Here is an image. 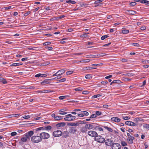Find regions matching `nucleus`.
Listing matches in <instances>:
<instances>
[{
	"instance_id": "nucleus-1",
	"label": "nucleus",
	"mask_w": 149,
	"mask_h": 149,
	"mask_svg": "<svg viewBox=\"0 0 149 149\" xmlns=\"http://www.w3.org/2000/svg\"><path fill=\"white\" fill-rule=\"evenodd\" d=\"M75 119L76 116H72L70 114L66 115L65 117L64 118V120L67 121L74 120Z\"/></svg>"
},
{
	"instance_id": "nucleus-2",
	"label": "nucleus",
	"mask_w": 149,
	"mask_h": 149,
	"mask_svg": "<svg viewBox=\"0 0 149 149\" xmlns=\"http://www.w3.org/2000/svg\"><path fill=\"white\" fill-rule=\"evenodd\" d=\"M31 141L33 143H38L40 142L42 140L40 136L36 135L32 137L31 138Z\"/></svg>"
},
{
	"instance_id": "nucleus-3",
	"label": "nucleus",
	"mask_w": 149,
	"mask_h": 149,
	"mask_svg": "<svg viewBox=\"0 0 149 149\" xmlns=\"http://www.w3.org/2000/svg\"><path fill=\"white\" fill-rule=\"evenodd\" d=\"M95 140L96 141L100 143H103L105 141L104 138L102 137L101 136H98V135L95 138Z\"/></svg>"
},
{
	"instance_id": "nucleus-4",
	"label": "nucleus",
	"mask_w": 149,
	"mask_h": 149,
	"mask_svg": "<svg viewBox=\"0 0 149 149\" xmlns=\"http://www.w3.org/2000/svg\"><path fill=\"white\" fill-rule=\"evenodd\" d=\"M40 136L41 139H47L50 137V136L48 133L45 132L40 133Z\"/></svg>"
},
{
	"instance_id": "nucleus-5",
	"label": "nucleus",
	"mask_w": 149,
	"mask_h": 149,
	"mask_svg": "<svg viewBox=\"0 0 149 149\" xmlns=\"http://www.w3.org/2000/svg\"><path fill=\"white\" fill-rule=\"evenodd\" d=\"M87 133L89 136L91 137H95V138L96 136H97L98 135V134L96 132L92 130L88 131Z\"/></svg>"
},
{
	"instance_id": "nucleus-6",
	"label": "nucleus",
	"mask_w": 149,
	"mask_h": 149,
	"mask_svg": "<svg viewBox=\"0 0 149 149\" xmlns=\"http://www.w3.org/2000/svg\"><path fill=\"white\" fill-rule=\"evenodd\" d=\"M52 117L54 118L55 120H59L63 119V117L61 116H59L56 115L54 113H53L52 114Z\"/></svg>"
},
{
	"instance_id": "nucleus-7",
	"label": "nucleus",
	"mask_w": 149,
	"mask_h": 149,
	"mask_svg": "<svg viewBox=\"0 0 149 149\" xmlns=\"http://www.w3.org/2000/svg\"><path fill=\"white\" fill-rule=\"evenodd\" d=\"M62 134V132L60 130H57L54 131L53 133V136L55 137H59Z\"/></svg>"
},
{
	"instance_id": "nucleus-8",
	"label": "nucleus",
	"mask_w": 149,
	"mask_h": 149,
	"mask_svg": "<svg viewBox=\"0 0 149 149\" xmlns=\"http://www.w3.org/2000/svg\"><path fill=\"white\" fill-rule=\"evenodd\" d=\"M111 148L112 149H120L121 146L118 143H113L112 144Z\"/></svg>"
},
{
	"instance_id": "nucleus-9",
	"label": "nucleus",
	"mask_w": 149,
	"mask_h": 149,
	"mask_svg": "<svg viewBox=\"0 0 149 149\" xmlns=\"http://www.w3.org/2000/svg\"><path fill=\"white\" fill-rule=\"evenodd\" d=\"M51 79H44L42 81L40 82L41 85H44L45 84H48L50 83V80Z\"/></svg>"
},
{
	"instance_id": "nucleus-10",
	"label": "nucleus",
	"mask_w": 149,
	"mask_h": 149,
	"mask_svg": "<svg viewBox=\"0 0 149 149\" xmlns=\"http://www.w3.org/2000/svg\"><path fill=\"white\" fill-rule=\"evenodd\" d=\"M134 139V137L132 136L128 137L127 138V140L128 143L129 144H132L133 142V140Z\"/></svg>"
},
{
	"instance_id": "nucleus-11",
	"label": "nucleus",
	"mask_w": 149,
	"mask_h": 149,
	"mask_svg": "<svg viewBox=\"0 0 149 149\" xmlns=\"http://www.w3.org/2000/svg\"><path fill=\"white\" fill-rule=\"evenodd\" d=\"M43 128L42 127H39L34 129V132L35 133H36V134H40V133H41L40 131L41 130H43Z\"/></svg>"
},
{
	"instance_id": "nucleus-12",
	"label": "nucleus",
	"mask_w": 149,
	"mask_h": 149,
	"mask_svg": "<svg viewBox=\"0 0 149 149\" xmlns=\"http://www.w3.org/2000/svg\"><path fill=\"white\" fill-rule=\"evenodd\" d=\"M67 111L66 109H61L59 111V113L60 115H65L67 113V112H65Z\"/></svg>"
},
{
	"instance_id": "nucleus-13",
	"label": "nucleus",
	"mask_w": 149,
	"mask_h": 149,
	"mask_svg": "<svg viewBox=\"0 0 149 149\" xmlns=\"http://www.w3.org/2000/svg\"><path fill=\"white\" fill-rule=\"evenodd\" d=\"M125 124L128 125L132 126H134L136 125V124L134 122L130 121H126L125 122Z\"/></svg>"
},
{
	"instance_id": "nucleus-14",
	"label": "nucleus",
	"mask_w": 149,
	"mask_h": 149,
	"mask_svg": "<svg viewBox=\"0 0 149 149\" xmlns=\"http://www.w3.org/2000/svg\"><path fill=\"white\" fill-rule=\"evenodd\" d=\"M85 126L87 128L88 130H90L91 129H94L95 128H94L93 125L92 124H86Z\"/></svg>"
},
{
	"instance_id": "nucleus-15",
	"label": "nucleus",
	"mask_w": 149,
	"mask_h": 149,
	"mask_svg": "<svg viewBox=\"0 0 149 149\" xmlns=\"http://www.w3.org/2000/svg\"><path fill=\"white\" fill-rule=\"evenodd\" d=\"M111 120L115 122H119L120 121V119L117 117H113L111 118Z\"/></svg>"
},
{
	"instance_id": "nucleus-16",
	"label": "nucleus",
	"mask_w": 149,
	"mask_h": 149,
	"mask_svg": "<svg viewBox=\"0 0 149 149\" xmlns=\"http://www.w3.org/2000/svg\"><path fill=\"white\" fill-rule=\"evenodd\" d=\"M88 131L87 128L85 125L84 127H83L81 128L80 132L83 133H86Z\"/></svg>"
},
{
	"instance_id": "nucleus-17",
	"label": "nucleus",
	"mask_w": 149,
	"mask_h": 149,
	"mask_svg": "<svg viewBox=\"0 0 149 149\" xmlns=\"http://www.w3.org/2000/svg\"><path fill=\"white\" fill-rule=\"evenodd\" d=\"M111 141L110 139H107L105 142V144L107 146H110L111 145Z\"/></svg>"
},
{
	"instance_id": "nucleus-18",
	"label": "nucleus",
	"mask_w": 149,
	"mask_h": 149,
	"mask_svg": "<svg viewBox=\"0 0 149 149\" xmlns=\"http://www.w3.org/2000/svg\"><path fill=\"white\" fill-rule=\"evenodd\" d=\"M43 127V130H50L52 129V127L50 125H48L46 127Z\"/></svg>"
},
{
	"instance_id": "nucleus-19",
	"label": "nucleus",
	"mask_w": 149,
	"mask_h": 149,
	"mask_svg": "<svg viewBox=\"0 0 149 149\" xmlns=\"http://www.w3.org/2000/svg\"><path fill=\"white\" fill-rule=\"evenodd\" d=\"M65 125V123L64 122H61L56 124V126L58 127H63Z\"/></svg>"
},
{
	"instance_id": "nucleus-20",
	"label": "nucleus",
	"mask_w": 149,
	"mask_h": 149,
	"mask_svg": "<svg viewBox=\"0 0 149 149\" xmlns=\"http://www.w3.org/2000/svg\"><path fill=\"white\" fill-rule=\"evenodd\" d=\"M97 68H93L91 67L88 66L85 67L84 68V70H92L93 69H96Z\"/></svg>"
},
{
	"instance_id": "nucleus-21",
	"label": "nucleus",
	"mask_w": 149,
	"mask_h": 149,
	"mask_svg": "<svg viewBox=\"0 0 149 149\" xmlns=\"http://www.w3.org/2000/svg\"><path fill=\"white\" fill-rule=\"evenodd\" d=\"M121 82V81L120 80H114L111 83L110 85H112L113 83L120 84Z\"/></svg>"
},
{
	"instance_id": "nucleus-22",
	"label": "nucleus",
	"mask_w": 149,
	"mask_h": 149,
	"mask_svg": "<svg viewBox=\"0 0 149 149\" xmlns=\"http://www.w3.org/2000/svg\"><path fill=\"white\" fill-rule=\"evenodd\" d=\"M58 75H61L63 74L65 72V70L64 69H61L58 70L57 72Z\"/></svg>"
},
{
	"instance_id": "nucleus-23",
	"label": "nucleus",
	"mask_w": 149,
	"mask_h": 149,
	"mask_svg": "<svg viewBox=\"0 0 149 149\" xmlns=\"http://www.w3.org/2000/svg\"><path fill=\"white\" fill-rule=\"evenodd\" d=\"M77 130L75 129L74 128H71L70 129L69 131V132L71 134H74L75 133V132H77Z\"/></svg>"
},
{
	"instance_id": "nucleus-24",
	"label": "nucleus",
	"mask_w": 149,
	"mask_h": 149,
	"mask_svg": "<svg viewBox=\"0 0 149 149\" xmlns=\"http://www.w3.org/2000/svg\"><path fill=\"white\" fill-rule=\"evenodd\" d=\"M90 61V59H86L82 60L81 61H80V62L82 63H86Z\"/></svg>"
},
{
	"instance_id": "nucleus-25",
	"label": "nucleus",
	"mask_w": 149,
	"mask_h": 149,
	"mask_svg": "<svg viewBox=\"0 0 149 149\" xmlns=\"http://www.w3.org/2000/svg\"><path fill=\"white\" fill-rule=\"evenodd\" d=\"M66 2L68 3H71L72 4H74L76 3L75 1L72 0H67L66 1Z\"/></svg>"
},
{
	"instance_id": "nucleus-26",
	"label": "nucleus",
	"mask_w": 149,
	"mask_h": 149,
	"mask_svg": "<svg viewBox=\"0 0 149 149\" xmlns=\"http://www.w3.org/2000/svg\"><path fill=\"white\" fill-rule=\"evenodd\" d=\"M123 75L125 76L131 77L134 75V74L132 73H126L123 74Z\"/></svg>"
},
{
	"instance_id": "nucleus-27",
	"label": "nucleus",
	"mask_w": 149,
	"mask_h": 149,
	"mask_svg": "<svg viewBox=\"0 0 149 149\" xmlns=\"http://www.w3.org/2000/svg\"><path fill=\"white\" fill-rule=\"evenodd\" d=\"M51 92V91L49 90H45L42 91H40L38 92V93H48Z\"/></svg>"
},
{
	"instance_id": "nucleus-28",
	"label": "nucleus",
	"mask_w": 149,
	"mask_h": 149,
	"mask_svg": "<svg viewBox=\"0 0 149 149\" xmlns=\"http://www.w3.org/2000/svg\"><path fill=\"white\" fill-rule=\"evenodd\" d=\"M87 58H96L97 56L95 55H88L86 56Z\"/></svg>"
},
{
	"instance_id": "nucleus-29",
	"label": "nucleus",
	"mask_w": 149,
	"mask_h": 149,
	"mask_svg": "<svg viewBox=\"0 0 149 149\" xmlns=\"http://www.w3.org/2000/svg\"><path fill=\"white\" fill-rule=\"evenodd\" d=\"M85 77L86 79H89L92 78V76L91 74H88L85 76Z\"/></svg>"
},
{
	"instance_id": "nucleus-30",
	"label": "nucleus",
	"mask_w": 149,
	"mask_h": 149,
	"mask_svg": "<svg viewBox=\"0 0 149 149\" xmlns=\"http://www.w3.org/2000/svg\"><path fill=\"white\" fill-rule=\"evenodd\" d=\"M104 128L107 129L108 131L110 132H113V130L110 127H108L107 126H104Z\"/></svg>"
},
{
	"instance_id": "nucleus-31",
	"label": "nucleus",
	"mask_w": 149,
	"mask_h": 149,
	"mask_svg": "<svg viewBox=\"0 0 149 149\" xmlns=\"http://www.w3.org/2000/svg\"><path fill=\"white\" fill-rule=\"evenodd\" d=\"M84 34L81 35L80 36L81 38H86L87 36L86 35V34H89V33L85 32H84Z\"/></svg>"
},
{
	"instance_id": "nucleus-32",
	"label": "nucleus",
	"mask_w": 149,
	"mask_h": 149,
	"mask_svg": "<svg viewBox=\"0 0 149 149\" xmlns=\"http://www.w3.org/2000/svg\"><path fill=\"white\" fill-rule=\"evenodd\" d=\"M129 13L130 14L132 15L136 14L137 13L134 10H129Z\"/></svg>"
},
{
	"instance_id": "nucleus-33",
	"label": "nucleus",
	"mask_w": 149,
	"mask_h": 149,
	"mask_svg": "<svg viewBox=\"0 0 149 149\" xmlns=\"http://www.w3.org/2000/svg\"><path fill=\"white\" fill-rule=\"evenodd\" d=\"M89 4H86L85 3H83L81 4V7H83L84 8H86L88 7V5H89Z\"/></svg>"
},
{
	"instance_id": "nucleus-34",
	"label": "nucleus",
	"mask_w": 149,
	"mask_h": 149,
	"mask_svg": "<svg viewBox=\"0 0 149 149\" xmlns=\"http://www.w3.org/2000/svg\"><path fill=\"white\" fill-rule=\"evenodd\" d=\"M62 77V76L60 75H58L57 76V77H54V78L51 79V80H53V79H60Z\"/></svg>"
},
{
	"instance_id": "nucleus-35",
	"label": "nucleus",
	"mask_w": 149,
	"mask_h": 149,
	"mask_svg": "<svg viewBox=\"0 0 149 149\" xmlns=\"http://www.w3.org/2000/svg\"><path fill=\"white\" fill-rule=\"evenodd\" d=\"M26 133L31 137L34 134V132L32 131H30Z\"/></svg>"
},
{
	"instance_id": "nucleus-36",
	"label": "nucleus",
	"mask_w": 149,
	"mask_h": 149,
	"mask_svg": "<svg viewBox=\"0 0 149 149\" xmlns=\"http://www.w3.org/2000/svg\"><path fill=\"white\" fill-rule=\"evenodd\" d=\"M129 31L127 29H124L122 31V33L123 34L128 33L129 32Z\"/></svg>"
},
{
	"instance_id": "nucleus-37",
	"label": "nucleus",
	"mask_w": 149,
	"mask_h": 149,
	"mask_svg": "<svg viewBox=\"0 0 149 149\" xmlns=\"http://www.w3.org/2000/svg\"><path fill=\"white\" fill-rule=\"evenodd\" d=\"M120 143L122 146H127V143L123 141H121Z\"/></svg>"
},
{
	"instance_id": "nucleus-38",
	"label": "nucleus",
	"mask_w": 149,
	"mask_h": 149,
	"mask_svg": "<svg viewBox=\"0 0 149 149\" xmlns=\"http://www.w3.org/2000/svg\"><path fill=\"white\" fill-rule=\"evenodd\" d=\"M102 95H100V94H98L97 95H94L92 97V98H95L97 97H100Z\"/></svg>"
},
{
	"instance_id": "nucleus-39",
	"label": "nucleus",
	"mask_w": 149,
	"mask_h": 149,
	"mask_svg": "<svg viewBox=\"0 0 149 149\" xmlns=\"http://www.w3.org/2000/svg\"><path fill=\"white\" fill-rule=\"evenodd\" d=\"M27 140V139L25 136H24L22 138L21 140L23 142H26Z\"/></svg>"
},
{
	"instance_id": "nucleus-40",
	"label": "nucleus",
	"mask_w": 149,
	"mask_h": 149,
	"mask_svg": "<svg viewBox=\"0 0 149 149\" xmlns=\"http://www.w3.org/2000/svg\"><path fill=\"white\" fill-rule=\"evenodd\" d=\"M131 46H134L136 47H139L140 45L137 43H132L130 44Z\"/></svg>"
},
{
	"instance_id": "nucleus-41",
	"label": "nucleus",
	"mask_w": 149,
	"mask_h": 149,
	"mask_svg": "<svg viewBox=\"0 0 149 149\" xmlns=\"http://www.w3.org/2000/svg\"><path fill=\"white\" fill-rule=\"evenodd\" d=\"M123 80L125 81H131L132 80L131 79L127 77H123Z\"/></svg>"
},
{
	"instance_id": "nucleus-42",
	"label": "nucleus",
	"mask_w": 149,
	"mask_h": 149,
	"mask_svg": "<svg viewBox=\"0 0 149 149\" xmlns=\"http://www.w3.org/2000/svg\"><path fill=\"white\" fill-rule=\"evenodd\" d=\"M122 118L125 120H129L130 118V117L128 116H123L122 117Z\"/></svg>"
},
{
	"instance_id": "nucleus-43",
	"label": "nucleus",
	"mask_w": 149,
	"mask_h": 149,
	"mask_svg": "<svg viewBox=\"0 0 149 149\" xmlns=\"http://www.w3.org/2000/svg\"><path fill=\"white\" fill-rule=\"evenodd\" d=\"M66 80V79L65 78H63L57 81L58 82H63L65 81Z\"/></svg>"
},
{
	"instance_id": "nucleus-44",
	"label": "nucleus",
	"mask_w": 149,
	"mask_h": 149,
	"mask_svg": "<svg viewBox=\"0 0 149 149\" xmlns=\"http://www.w3.org/2000/svg\"><path fill=\"white\" fill-rule=\"evenodd\" d=\"M95 114L96 116L97 115L98 116L102 115V114L101 112L98 111H96Z\"/></svg>"
},
{
	"instance_id": "nucleus-45",
	"label": "nucleus",
	"mask_w": 149,
	"mask_h": 149,
	"mask_svg": "<svg viewBox=\"0 0 149 149\" xmlns=\"http://www.w3.org/2000/svg\"><path fill=\"white\" fill-rule=\"evenodd\" d=\"M144 127L146 129L149 128V124L148 123H145L143 125Z\"/></svg>"
},
{
	"instance_id": "nucleus-46",
	"label": "nucleus",
	"mask_w": 149,
	"mask_h": 149,
	"mask_svg": "<svg viewBox=\"0 0 149 149\" xmlns=\"http://www.w3.org/2000/svg\"><path fill=\"white\" fill-rule=\"evenodd\" d=\"M109 37V36L107 35H104L102 36L101 37V40H103L105 39L106 38H107Z\"/></svg>"
},
{
	"instance_id": "nucleus-47",
	"label": "nucleus",
	"mask_w": 149,
	"mask_h": 149,
	"mask_svg": "<svg viewBox=\"0 0 149 149\" xmlns=\"http://www.w3.org/2000/svg\"><path fill=\"white\" fill-rule=\"evenodd\" d=\"M136 4V2H131L129 3L130 5L131 6H135Z\"/></svg>"
},
{
	"instance_id": "nucleus-48",
	"label": "nucleus",
	"mask_w": 149,
	"mask_h": 149,
	"mask_svg": "<svg viewBox=\"0 0 149 149\" xmlns=\"http://www.w3.org/2000/svg\"><path fill=\"white\" fill-rule=\"evenodd\" d=\"M103 0H97L94 2V4H99L100 3L102 2L103 1Z\"/></svg>"
},
{
	"instance_id": "nucleus-49",
	"label": "nucleus",
	"mask_w": 149,
	"mask_h": 149,
	"mask_svg": "<svg viewBox=\"0 0 149 149\" xmlns=\"http://www.w3.org/2000/svg\"><path fill=\"white\" fill-rule=\"evenodd\" d=\"M77 116L79 117H83L84 116L83 113V111H81L80 114H78L77 115Z\"/></svg>"
},
{
	"instance_id": "nucleus-50",
	"label": "nucleus",
	"mask_w": 149,
	"mask_h": 149,
	"mask_svg": "<svg viewBox=\"0 0 149 149\" xmlns=\"http://www.w3.org/2000/svg\"><path fill=\"white\" fill-rule=\"evenodd\" d=\"M73 72V71H67L66 73V74L67 75H70L71 74H72Z\"/></svg>"
},
{
	"instance_id": "nucleus-51",
	"label": "nucleus",
	"mask_w": 149,
	"mask_h": 149,
	"mask_svg": "<svg viewBox=\"0 0 149 149\" xmlns=\"http://www.w3.org/2000/svg\"><path fill=\"white\" fill-rule=\"evenodd\" d=\"M12 6H10L8 7H5L4 8L6 10H8L10 9H12L13 8H12Z\"/></svg>"
},
{
	"instance_id": "nucleus-52",
	"label": "nucleus",
	"mask_w": 149,
	"mask_h": 149,
	"mask_svg": "<svg viewBox=\"0 0 149 149\" xmlns=\"http://www.w3.org/2000/svg\"><path fill=\"white\" fill-rule=\"evenodd\" d=\"M18 63H12L10 65L11 66H19Z\"/></svg>"
},
{
	"instance_id": "nucleus-53",
	"label": "nucleus",
	"mask_w": 149,
	"mask_h": 149,
	"mask_svg": "<svg viewBox=\"0 0 149 149\" xmlns=\"http://www.w3.org/2000/svg\"><path fill=\"white\" fill-rule=\"evenodd\" d=\"M24 136L26 137V139H29L31 137L27 133H25L24 135Z\"/></svg>"
},
{
	"instance_id": "nucleus-54",
	"label": "nucleus",
	"mask_w": 149,
	"mask_h": 149,
	"mask_svg": "<svg viewBox=\"0 0 149 149\" xmlns=\"http://www.w3.org/2000/svg\"><path fill=\"white\" fill-rule=\"evenodd\" d=\"M83 112L84 116H87L89 114L88 113L87 111H83Z\"/></svg>"
},
{
	"instance_id": "nucleus-55",
	"label": "nucleus",
	"mask_w": 149,
	"mask_h": 149,
	"mask_svg": "<svg viewBox=\"0 0 149 149\" xmlns=\"http://www.w3.org/2000/svg\"><path fill=\"white\" fill-rule=\"evenodd\" d=\"M74 90L76 91H82L83 90V89H82V88L79 87H78V88H75L74 89Z\"/></svg>"
},
{
	"instance_id": "nucleus-56",
	"label": "nucleus",
	"mask_w": 149,
	"mask_h": 149,
	"mask_svg": "<svg viewBox=\"0 0 149 149\" xmlns=\"http://www.w3.org/2000/svg\"><path fill=\"white\" fill-rule=\"evenodd\" d=\"M51 44V42H44L43 43V45L44 46L47 45H50Z\"/></svg>"
},
{
	"instance_id": "nucleus-57",
	"label": "nucleus",
	"mask_w": 149,
	"mask_h": 149,
	"mask_svg": "<svg viewBox=\"0 0 149 149\" xmlns=\"http://www.w3.org/2000/svg\"><path fill=\"white\" fill-rule=\"evenodd\" d=\"M148 2H149V1H147V0H141L140 1V2L141 3H145L146 4V3H148Z\"/></svg>"
},
{
	"instance_id": "nucleus-58",
	"label": "nucleus",
	"mask_w": 149,
	"mask_h": 149,
	"mask_svg": "<svg viewBox=\"0 0 149 149\" xmlns=\"http://www.w3.org/2000/svg\"><path fill=\"white\" fill-rule=\"evenodd\" d=\"M97 117L96 115L95 114H92L90 117V118H96Z\"/></svg>"
},
{
	"instance_id": "nucleus-59",
	"label": "nucleus",
	"mask_w": 149,
	"mask_h": 149,
	"mask_svg": "<svg viewBox=\"0 0 149 149\" xmlns=\"http://www.w3.org/2000/svg\"><path fill=\"white\" fill-rule=\"evenodd\" d=\"M22 117V118L24 119H27L29 118L30 117V116L29 115H25L23 116Z\"/></svg>"
},
{
	"instance_id": "nucleus-60",
	"label": "nucleus",
	"mask_w": 149,
	"mask_h": 149,
	"mask_svg": "<svg viewBox=\"0 0 149 149\" xmlns=\"http://www.w3.org/2000/svg\"><path fill=\"white\" fill-rule=\"evenodd\" d=\"M20 115V114H13L11 115L12 116V117H18Z\"/></svg>"
},
{
	"instance_id": "nucleus-61",
	"label": "nucleus",
	"mask_w": 149,
	"mask_h": 149,
	"mask_svg": "<svg viewBox=\"0 0 149 149\" xmlns=\"http://www.w3.org/2000/svg\"><path fill=\"white\" fill-rule=\"evenodd\" d=\"M40 77H45L47 76V75L45 74L40 73Z\"/></svg>"
},
{
	"instance_id": "nucleus-62",
	"label": "nucleus",
	"mask_w": 149,
	"mask_h": 149,
	"mask_svg": "<svg viewBox=\"0 0 149 149\" xmlns=\"http://www.w3.org/2000/svg\"><path fill=\"white\" fill-rule=\"evenodd\" d=\"M17 132H14L11 133L10 135L11 136H14L16 135L17 134Z\"/></svg>"
},
{
	"instance_id": "nucleus-63",
	"label": "nucleus",
	"mask_w": 149,
	"mask_h": 149,
	"mask_svg": "<svg viewBox=\"0 0 149 149\" xmlns=\"http://www.w3.org/2000/svg\"><path fill=\"white\" fill-rule=\"evenodd\" d=\"M66 96H61L59 97V99L60 100H62L65 98Z\"/></svg>"
},
{
	"instance_id": "nucleus-64",
	"label": "nucleus",
	"mask_w": 149,
	"mask_h": 149,
	"mask_svg": "<svg viewBox=\"0 0 149 149\" xmlns=\"http://www.w3.org/2000/svg\"><path fill=\"white\" fill-rule=\"evenodd\" d=\"M96 128L100 131H103V129L101 127H99V126H97Z\"/></svg>"
}]
</instances>
